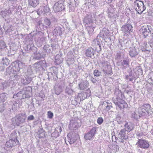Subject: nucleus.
<instances>
[{
  "instance_id": "obj_1",
  "label": "nucleus",
  "mask_w": 153,
  "mask_h": 153,
  "mask_svg": "<svg viewBox=\"0 0 153 153\" xmlns=\"http://www.w3.org/2000/svg\"><path fill=\"white\" fill-rule=\"evenodd\" d=\"M115 97L113 98V101L116 106L120 110L127 108L128 107L127 104L123 99L124 96L122 93L119 90H117L114 93Z\"/></svg>"
},
{
  "instance_id": "obj_2",
  "label": "nucleus",
  "mask_w": 153,
  "mask_h": 153,
  "mask_svg": "<svg viewBox=\"0 0 153 153\" xmlns=\"http://www.w3.org/2000/svg\"><path fill=\"white\" fill-rule=\"evenodd\" d=\"M44 24L42 23V22L39 21L36 25L37 28L38 29V32L36 33L35 40L37 44L39 43V46H41L45 40V38L43 37L42 33L40 31L45 30L46 29L44 27Z\"/></svg>"
},
{
  "instance_id": "obj_3",
  "label": "nucleus",
  "mask_w": 153,
  "mask_h": 153,
  "mask_svg": "<svg viewBox=\"0 0 153 153\" xmlns=\"http://www.w3.org/2000/svg\"><path fill=\"white\" fill-rule=\"evenodd\" d=\"M109 33L108 30L106 28H103L97 36V39H94V42L95 43L96 48L95 49L98 52L101 50V45L100 44V41L99 38L101 37L102 38H106L108 37Z\"/></svg>"
},
{
  "instance_id": "obj_4",
  "label": "nucleus",
  "mask_w": 153,
  "mask_h": 153,
  "mask_svg": "<svg viewBox=\"0 0 153 153\" xmlns=\"http://www.w3.org/2000/svg\"><path fill=\"white\" fill-rule=\"evenodd\" d=\"M152 108L149 104H144L139 107L137 111L140 117L144 116L146 117L149 114H151Z\"/></svg>"
},
{
  "instance_id": "obj_5",
  "label": "nucleus",
  "mask_w": 153,
  "mask_h": 153,
  "mask_svg": "<svg viewBox=\"0 0 153 153\" xmlns=\"http://www.w3.org/2000/svg\"><path fill=\"white\" fill-rule=\"evenodd\" d=\"M125 129H122L119 132L118 134V137L116 139L117 143H120V144L124 149V146H125L126 142L124 140H127L128 138V133Z\"/></svg>"
},
{
  "instance_id": "obj_6",
  "label": "nucleus",
  "mask_w": 153,
  "mask_h": 153,
  "mask_svg": "<svg viewBox=\"0 0 153 153\" xmlns=\"http://www.w3.org/2000/svg\"><path fill=\"white\" fill-rule=\"evenodd\" d=\"M25 114L21 113L13 118L12 120V125L13 126H19L21 124H23L25 122L26 118Z\"/></svg>"
},
{
  "instance_id": "obj_7",
  "label": "nucleus",
  "mask_w": 153,
  "mask_h": 153,
  "mask_svg": "<svg viewBox=\"0 0 153 153\" xmlns=\"http://www.w3.org/2000/svg\"><path fill=\"white\" fill-rule=\"evenodd\" d=\"M134 7L137 13L141 14L146 9L143 1L136 0L134 3Z\"/></svg>"
},
{
  "instance_id": "obj_8",
  "label": "nucleus",
  "mask_w": 153,
  "mask_h": 153,
  "mask_svg": "<svg viewBox=\"0 0 153 153\" xmlns=\"http://www.w3.org/2000/svg\"><path fill=\"white\" fill-rule=\"evenodd\" d=\"M102 66V70L106 75L111 76L112 74V70L110 65H108L106 62L102 61L100 62Z\"/></svg>"
},
{
  "instance_id": "obj_9",
  "label": "nucleus",
  "mask_w": 153,
  "mask_h": 153,
  "mask_svg": "<svg viewBox=\"0 0 153 153\" xmlns=\"http://www.w3.org/2000/svg\"><path fill=\"white\" fill-rule=\"evenodd\" d=\"M63 0H59L54 4L52 8L53 10L55 12H58L63 10L64 6L63 4Z\"/></svg>"
},
{
  "instance_id": "obj_10",
  "label": "nucleus",
  "mask_w": 153,
  "mask_h": 153,
  "mask_svg": "<svg viewBox=\"0 0 153 153\" xmlns=\"http://www.w3.org/2000/svg\"><path fill=\"white\" fill-rule=\"evenodd\" d=\"M30 95L29 92L25 90L24 89L22 91H20L16 94H15L13 96L14 98L18 97V99H22L28 97H29Z\"/></svg>"
},
{
  "instance_id": "obj_11",
  "label": "nucleus",
  "mask_w": 153,
  "mask_h": 153,
  "mask_svg": "<svg viewBox=\"0 0 153 153\" xmlns=\"http://www.w3.org/2000/svg\"><path fill=\"white\" fill-rule=\"evenodd\" d=\"M153 30L152 27L151 25H144L142 28V35L145 38H146Z\"/></svg>"
},
{
  "instance_id": "obj_12",
  "label": "nucleus",
  "mask_w": 153,
  "mask_h": 153,
  "mask_svg": "<svg viewBox=\"0 0 153 153\" xmlns=\"http://www.w3.org/2000/svg\"><path fill=\"white\" fill-rule=\"evenodd\" d=\"M96 132V128L94 127L89 132L85 135L84 138L86 140H92L94 137Z\"/></svg>"
},
{
  "instance_id": "obj_13",
  "label": "nucleus",
  "mask_w": 153,
  "mask_h": 153,
  "mask_svg": "<svg viewBox=\"0 0 153 153\" xmlns=\"http://www.w3.org/2000/svg\"><path fill=\"white\" fill-rule=\"evenodd\" d=\"M133 27L130 24H127L121 27L123 32L125 34L128 35L133 32Z\"/></svg>"
},
{
  "instance_id": "obj_14",
  "label": "nucleus",
  "mask_w": 153,
  "mask_h": 153,
  "mask_svg": "<svg viewBox=\"0 0 153 153\" xmlns=\"http://www.w3.org/2000/svg\"><path fill=\"white\" fill-rule=\"evenodd\" d=\"M90 95V93L85 92L79 94L77 96H75V100L78 102L79 100L81 101L89 97Z\"/></svg>"
},
{
  "instance_id": "obj_15",
  "label": "nucleus",
  "mask_w": 153,
  "mask_h": 153,
  "mask_svg": "<svg viewBox=\"0 0 153 153\" xmlns=\"http://www.w3.org/2000/svg\"><path fill=\"white\" fill-rule=\"evenodd\" d=\"M137 144L138 147L144 149L148 148L149 146L148 141L144 139H138Z\"/></svg>"
},
{
  "instance_id": "obj_16",
  "label": "nucleus",
  "mask_w": 153,
  "mask_h": 153,
  "mask_svg": "<svg viewBox=\"0 0 153 153\" xmlns=\"http://www.w3.org/2000/svg\"><path fill=\"white\" fill-rule=\"evenodd\" d=\"M17 144H19V141L16 138L10 139L6 143V146L8 148H12L16 146Z\"/></svg>"
},
{
  "instance_id": "obj_17",
  "label": "nucleus",
  "mask_w": 153,
  "mask_h": 153,
  "mask_svg": "<svg viewBox=\"0 0 153 153\" xmlns=\"http://www.w3.org/2000/svg\"><path fill=\"white\" fill-rule=\"evenodd\" d=\"M50 11V10L48 7L46 6L45 7H40L37 12L38 14L40 15L42 14H44L46 13H48Z\"/></svg>"
},
{
  "instance_id": "obj_18",
  "label": "nucleus",
  "mask_w": 153,
  "mask_h": 153,
  "mask_svg": "<svg viewBox=\"0 0 153 153\" xmlns=\"http://www.w3.org/2000/svg\"><path fill=\"white\" fill-rule=\"evenodd\" d=\"M28 43V44L27 45V50L30 51H32L34 53H35V52H36L37 48L34 46L33 41L32 40L29 41Z\"/></svg>"
},
{
  "instance_id": "obj_19",
  "label": "nucleus",
  "mask_w": 153,
  "mask_h": 153,
  "mask_svg": "<svg viewBox=\"0 0 153 153\" xmlns=\"http://www.w3.org/2000/svg\"><path fill=\"white\" fill-rule=\"evenodd\" d=\"M93 19H92V15L90 13H88L87 16L84 18V22L85 26L89 25H94L93 23Z\"/></svg>"
},
{
  "instance_id": "obj_20",
  "label": "nucleus",
  "mask_w": 153,
  "mask_h": 153,
  "mask_svg": "<svg viewBox=\"0 0 153 153\" xmlns=\"http://www.w3.org/2000/svg\"><path fill=\"white\" fill-rule=\"evenodd\" d=\"M74 120H71L70 121V124L69 125V127L71 129L74 128H77L80 126V124L78 123V121Z\"/></svg>"
},
{
  "instance_id": "obj_21",
  "label": "nucleus",
  "mask_w": 153,
  "mask_h": 153,
  "mask_svg": "<svg viewBox=\"0 0 153 153\" xmlns=\"http://www.w3.org/2000/svg\"><path fill=\"white\" fill-rule=\"evenodd\" d=\"M63 28L59 26H56L53 31V35L55 36H61L62 33Z\"/></svg>"
},
{
  "instance_id": "obj_22",
  "label": "nucleus",
  "mask_w": 153,
  "mask_h": 153,
  "mask_svg": "<svg viewBox=\"0 0 153 153\" xmlns=\"http://www.w3.org/2000/svg\"><path fill=\"white\" fill-rule=\"evenodd\" d=\"M62 131V129L61 127L58 126L56 127L55 128L54 131L51 134V136L56 138L60 134Z\"/></svg>"
},
{
  "instance_id": "obj_23",
  "label": "nucleus",
  "mask_w": 153,
  "mask_h": 153,
  "mask_svg": "<svg viewBox=\"0 0 153 153\" xmlns=\"http://www.w3.org/2000/svg\"><path fill=\"white\" fill-rule=\"evenodd\" d=\"M94 55V51L93 48H89L87 49L85 52V55L86 57H91Z\"/></svg>"
},
{
  "instance_id": "obj_24",
  "label": "nucleus",
  "mask_w": 153,
  "mask_h": 153,
  "mask_svg": "<svg viewBox=\"0 0 153 153\" xmlns=\"http://www.w3.org/2000/svg\"><path fill=\"white\" fill-rule=\"evenodd\" d=\"M89 85V83L87 80L82 81L79 85L80 89L81 90H83L86 89Z\"/></svg>"
},
{
  "instance_id": "obj_25",
  "label": "nucleus",
  "mask_w": 153,
  "mask_h": 153,
  "mask_svg": "<svg viewBox=\"0 0 153 153\" xmlns=\"http://www.w3.org/2000/svg\"><path fill=\"white\" fill-rule=\"evenodd\" d=\"M12 13V11L10 8L8 10L5 9L2 11L1 13V15L3 18H5L6 16H10Z\"/></svg>"
},
{
  "instance_id": "obj_26",
  "label": "nucleus",
  "mask_w": 153,
  "mask_h": 153,
  "mask_svg": "<svg viewBox=\"0 0 153 153\" xmlns=\"http://www.w3.org/2000/svg\"><path fill=\"white\" fill-rule=\"evenodd\" d=\"M124 126L125 128L124 129L128 132H130L133 129V125L130 123H128L126 122Z\"/></svg>"
},
{
  "instance_id": "obj_27",
  "label": "nucleus",
  "mask_w": 153,
  "mask_h": 153,
  "mask_svg": "<svg viewBox=\"0 0 153 153\" xmlns=\"http://www.w3.org/2000/svg\"><path fill=\"white\" fill-rule=\"evenodd\" d=\"M8 97V95L6 93H3L0 94V104L3 103Z\"/></svg>"
},
{
  "instance_id": "obj_28",
  "label": "nucleus",
  "mask_w": 153,
  "mask_h": 153,
  "mask_svg": "<svg viewBox=\"0 0 153 153\" xmlns=\"http://www.w3.org/2000/svg\"><path fill=\"white\" fill-rule=\"evenodd\" d=\"M86 27L88 33L90 35L94 31V29L95 28V26H94V25H86Z\"/></svg>"
},
{
  "instance_id": "obj_29",
  "label": "nucleus",
  "mask_w": 153,
  "mask_h": 153,
  "mask_svg": "<svg viewBox=\"0 0 153 153\" xmlns=\"http://www.w3.org/2000/svg\"><path fill=\"white\" fill-rule=\"evenodd\" d=\"M129 54L131 57H134L138 54V52L134 48H130Z\"/></svg>"
},
{
  "instance_id": "obj_30",
  "label": "nucleus",
  "mask_w": 153,
  "mask_h": 153,
  "mask_svg": "<svg viewBox=\"0 0 153 153\" xmlns=\"http://www.w3.org/2000/svg\"><path fill=\"white\" fill-rule=\"evenodd\" d=\"M44 27L46 30L51 27V22L48 18L45 19L44 20Z\"/></svg>"
},
{
  "instance_id": "obj_31",
  "label": "nucleus",
  "mask_w": 153,
  "mask_h": 153,
  "mask_svg": "<svg viewBox=\"0 0 153 153\" xmlns=\"http://www.w3.org/2000/svg\"><path fill=\"white\" fill-rule=\"evenodd\" d=\"M38 137L40 138H43L45 137V132L42 128H40L37 132Z\"/></svg>"
},
{
  "instance_id": "obj_32",
  "label": "nucleus",
  "mask_w": 153,
  "mask_h": 153,
  "mask_svg": "<svg viewBox=\"0 0 153 153\" xmlns=\"http://www.w3.org/2000/svg\"><path fill=\"white\" fill-rule=\"evenodd\" d=\"M134 72L137 75H141L142 74V69L140 66H137L134 69Z\"/></svg>"
},
{
  "instance_id": "obj_33",
  "label": "nucleus",
  "mask_w": 153,
  "mask_h": 153,
  "mask_svg": "<svg viewBox=\"0 0 153 153\" xmlns=\"http://www.w3.org/2000/svg\"><path fill=\"white\" fill-rule=\"evenodd\" d=\"M29 4L33 7H36L38 3L37 0H28Z\"/></svg>"
},
{
  "instance_id": "obj_34",
  "label": "nucleus",
  "mask_w": 153,
  "mask_h": 153,
  "mask_svg": "<svg viewBox=\"0 0 153 153\" xmlns=\"http://www.w3.org/2000/svg\"><path fill=\"white\" fill-rule=\"evenodd\" d=\"M129 60L128 59L123 60L121 63V65L123 66L124 69H125L129 65Z\"/></svg>"
},
{
  "instance_id": "obj_35",
  "label": "nucleus",
  "mask_w": 153,
  "mask_h": 153,
  "mask_svg": "<svg viewBox=\"0 0 153 153\" xmlns=\"http://www.w3.org/2000/svg\"><path fill=\"white\" fill-rule=\"evenodd\" d=\"M119 41L121 47H123V46H125V47H126L127 46L128 41L126 40L120 39H119Z\"/></svg>"
},
{
  "instance_id": "obj_36",
  "label": "nucleus",
  "mask_w": 153,
  "mask_h": 153,
  "mask_svg": "<svg viewBox=\"0 0 153 153\" xmlns=\"http://www.w3.org/2000/svg\"><path fill=\"white\" fill-rule=\"evenodd\" d=\"M11 81H13V82H15L16 81H18L20 78V76L19 75H13L11 76Z\"/></svg>"
},
{
  "instance_id": "obj_37",
  "label": "nucleus",
  "mask_w": 153,
  "mask_h": 153,
  "mask_svg": "<svg viewBox=\"0 0 153 153\" xmlns=\"http://www.w3.org/2000/svg\"><path fill=\"white\" fill-rule=\"evenodd\" d=\"M55 62L57 64H60L62 62V60L59 56L56 55L55 57Z\"/></svg>"
},
{
  "instance_id": "obj_38",
  "label": "nucleus",
  "mask_w": 153,
  "mask_h": 153,
  "mask_svg": "<svg viewBox=\"0 0 153 153\" xmlns=\"http://www.w3.org/2000/svg\"><path fill=\"white\" fill-rule=\"evenodd\" d=\"M19 108V104L16 102H14L12 105V109L14 110H18Z\"/></svg>"
},
{
  "instance_id": "obj_39",
  "label": "nucleus",
  "mask_w": 153,
  "mask_h": 153,
  "mask_svg": "<svg viewBox=\"0 0 153 153\" xmlns=\"http://www.w3.org/2000/svg\"><path fill=\"white\" fill-rule=\"evenodd\" d=\"M34 65L37 71L43 69L38 62L34 64Z\"/></svg>"
},
{
  "instance_id": "obj_40",
  "label": "nucleus",
  "mask_w": 153,
  "mask_h": 153,
  "mask_svg": "<svg viewBox=\"0 0 153 153\" xmlns=\"http://www.w3.org/2000/svg\"><path fill=\"white\" fill-rule=\"evenodd\" d=\"M34 58L37 60H39L42 57V55L39 53H34Z\"/></svg>"
},
{
  "instance_id": "obj_41",
  "label": "nucleus",
  "mask_w": 153,
  "mask_h": 153,
  "mask_svg": "<svg viewBox=\"0 0 153 153\" xmlns=\"http://www.w3.org/2000/svg\"><path fill=\"white\" fill-rule=\"evenodd\" d=\"M148 77L149 78L148 80L150 82L151 81V83H153V72L152 71L149 73L148 75Z\"/></svg>"
},
{
  "instance_id": "obj_42",
  "label": "nucleus",
  "mask_w": 153,
  "mask_h": 153,
  "mask_svg": "<svg viewBox=\"0 0 153 153\" xmlns=\"http://www.w3.org/2000/svg\"><path fill=\"white\" fill-rule=\"evenodd\" d=\"M65 92L69 95H72L73 94V91L69 88H67L65 90Z\"/></svg>"
},
{
  "instance_id": "obj_43",
  "label": "nucleus",
  "mask_w": 153,
  "mask_h": 153,
  "mask_svg": "<svg viewBox=\"0 0 153 153\" xmlns=\"http://www.w3.org/2000/svg\"><path fill=\"white\" fill-rule=\"evenodd\" d=\"M43 48L46 52L48 53H50L51 51V49L50 48V46L49 45H45L44 46Z\"/></svg>"
},
{
  "instance_id": "obj_44",
  "label": "nucleus",
  "mask_w": 153,
  "mask_h": 153,
  "mask_svg": "<svg viewBox=\"0 0 153 153\" xmlns=\"http://www.w3.org/2000/svg\"><path fill=\"white\" fill-rule=\"evenodd\" d=\"M39 63L43 69H44V68L46 66V62L45 60H42L38 62Z\"/></svg>"
},
{
  "instance_id": "obj_45",
  "label": "nucleus",
  "mask_w": 153,
  "mask_h": 153,
  "mask_svg": "<svg viewBox=\"0 0 153 153\" xmlns=\"http://www.w3.org/2000/svg\"><path fill=\"white\" fill-rule=\"evenodd\" d=\"M101 72L97 70H95L94 71V76H99L101 75Z\"/></svg>"
},
{
  "instance_id": "obj_46",
  "label": "nucleus",
  "mask_w": 153,
  "mask_h": 153,
  "mask_svg": "<svg viewBox=\"0 0 153 153\" xmlns=\"http://www.w3.org/2000/svg\"><path fill=\"white\" fill-rule=\"evenodd\" d=\"M10 83L11 82L9 80H6L3 84V86L4 88H6L10 85Z\"/></svg>"
},
{
  "instance_id": "obj_47",
  "label": "nucleus",
  "mask_w": 153,
  "mask_h": 153,
  "mask_svg": "<svg viewBox=\"0 0 153 153\" xmlns=\"http://www.w3.org/2000/svg\"><path fill=\"white\" fill-rule=\"evenodd\" d=\"M69 8L70 11L71 10L72 11H73L75 10L74 8L75 7L74 5V4H73L72 3L69 5Z\"/></svg>"
},
{
  "instance_id": "obj_48",
  "label": "nucleus",
  "mask_w": 153,
  "mask_h": 153,
  "mask_svg": "<svg viewBox=\"0 0 153 153\" xmlns=\"http://www.w3.org/2000/svg\"><path fill=\"white\" fill-rule=\"evenodd\" d=\"M25 82H24V84H27L30 82L31 79L30 77H28L25 78Z\"/></svg>"
},
{
  "instance_id": "obj_49",
  "label": "nucleus",
  "mask_w": 153,
  "mask_h": 153,
  "mask_svg": "<svg viewBox=\"0 0 153 153\" xmlns=\"http://www.w3.org/2000/svg\"><path fill=\"white\" fill-rule=\"evenodd\" d=\"M113 149L116 152L118 151L119 150V147L116 145H114L112 146Z\"/></svg>"
},
{
  "instance_id": "obj_50",
  "label": "nucleus",
  "mask_w": 153,
  "mask_h": 153,
  "mask_svg": "<svg viewBox=\"0 0 153 153\" xmlns=\"http://www.w3.org/2000/svg\"><path fill=\"white\" fill-rule=\"evenodd\" d=\"M4 65H6V66H7L8 64V60L7 59H4L3 58L2 59V63Z\"/></svg>"
},
{
  "instance_id": "obj_51",
  "label": "nucleus",
  "mask_w": 153,
  "mask_h": 153,
  "mask_svg": "<svg viewBox=\"0 0 153 153\" xmlns=\"http://www.w3.org/2000/svg\"><path fill=\"white\" fill-rule=\"evenodd\" d=\"M5 104L3 103L2 105H0V112H1L3 111L5 109Z\"/></svg>"
},
{
  "instance_id": "obj_52",
  "label": "nucleus",
  "mask_w": 153,
  "mask_h": 153,
  "mask_svg": "<svg viewBox=\"0 0 153 153\" xmlns=\"http://www.w3.org/2000/svg\"><path fill=\"white\" fill-rule=\"evenodd\" d=\"M112 107V106L111 105H107L105 106V109L106 111H108Z\"/></svg>"
},
{
  "instance_id": "obj_53",
  "label": "nucleus",
  "mask_w": 153,
  "mask_h": 153,
  "mask_svg": "<svg viewBox=\"0 0 153 153\" xmlns=\"http://www.w3.org/2000/svg\"><path fill=\"white\" fill-rule=\"evenodd\" d=\"M103 122V120L102 117H99L97 120V123L99 124H101Z\"/></svg>"
},
{
  "instance_id": "obj_54",
  "label": "nucleus",
  "mask_w": 153,
  "mask_h": 153,
  "mask_svg": "<svg viewBox=\"0 0 153 153\" xmlns=\"http://www.w3.org/2000/svg\"><path fill=\"white\" fill-rule=\"evenodd\" d=\"M69 59H68L67 60V64L69 66L71 64H72L73 63L74 61V59L73 58L71 59V62H70L69 61L70 60L69 58H68Z\"/></svg>"
},
{
  "instance_id": "obj_55",
  "label": "nucleus",
  "mask_w": 153,
  "mask_h": 153,
  "mask_svg": "<svg viewBox=\"0 0 153 153\" xmlns=\"http://www.w3.org/2000/svg\"><path fill=\"white\" fill-rule=\"evenodd\" d=\"M34 119V116L33 115H30L27 117V120L28 121H30L33 120Z\"/></svg>"
},
{
  "instance_id": "obj_56",
  "label": "nucleus",
  "mask_w": 153,
  "mask_h": 153,
  "mask_svg": "<svg viewBox=\"0 0 153 153\" xmlns=\"http://www.w3.org/2000/svg\"><path fill=\"white\" fill-rule=\"evenodd\" d=\"M48 117L50 119L52 118L53 116V114L51 111H48Z\"/></svg>"
},
{
  "instance_id": "obj_57",
  "label": "nucleus",
  "mask_w": 153,
  "mask_h": 153,
  "mask_svg": "<svg viewBox=\"0 0 153 153\" xmlns=\"http://www.w3.org/2000/svg\"><path fill=\"white\" fill-rule=\"evenodd\" d=\"M132 117L134 118L135 119H137L138 118V116L136 114L135 112H133L131 114Z\"/></svg>"
},
{
  "instance_id": "obj_58",
  "label": "nucleus",
  "mask_w": 153,
  "mask_h": 153,
  "mask_svg": "<svg viewBox=\"0 0 153 153\" xmlns=\"http://www.w3.org/2000/svg\"><path fill=\"white\" fill-rule=\"evenodd\" d=\"M126 78L127 80H129L130 81H132L133 79L132 77L130 75L126 76Z\"/></svg>"
},
{
  "instance_id": "obj_59",
  "label": "nucleus",
  "mask_w": 153,
  "mask_h": 153,
  "mask_svg": "<svg viewBox=\"0 0 153 153\" xmlns=\"http://www.w3.org/2000/svg\"><path fill=\"white\" fill-rule=\"evenodd\" d=\"M111 105V102H109L108 101H105L103 102L102 105L105 106L107 105Z\"/></svg>"
},
{
  "instance_id": "obj_60",
  "label": "nucleus",
  "mask_w": 153,
  "mask_h": 153,
  "mask_svg": "<svg viewBox=\"0 0 153 153\" xmlns=\"http://www.w3.org/2000/svg\"><path fill=\"white\" fill-rule=\"evenodd\" d=\"M76 139H74L73 138H71L70 139V140L69 141V143L70 144H73L76 141Z\"/></svg>"
},
{
  "instance_id": "obj_61",
  "label": "nucleus",
  "mask_w": 153,
  "mask_h": 153,
  "mask_svg": "<svg viewBox=\"0 0 153 153\" xmlns=\"http://www.w3.org/2000/svg\"><path fill=\"white\" fill-rule=\"evenodd\" d=\"M90 79L91 81L94 83H95L97 82V80L92 77L90 78Z\"/></svg>"
},
{
  "instance_id": "obj_62",
  "label": "nucleus",
  "mask_w": 153,
  "mask_h": 153,
  "mask_svg": "<svg viewBox=\"0 0 153 153\" xmlns=\"http://www.w3.org/2000/svg\"><path fill=\"white\" fill-rule=\"evenodd\" d=\"M74 7H76L78 5V1L77 0H76L75 1L74 0Z\"/></svg>"
},
{
  "instance_id": "obj_63",
  "label": "nucleus",
  "mask_w": 153,
  "mask_h": 153,
  "mask_svg": "<svg viewBox=\"0 0 153 153\" xmlns=\"http://www.w3.org/2000/svg\"><path fill=\"white\" fill-rule=\"evenodd\" d=\"M88 3H89L90 4L93 5L94 3V0H88Z\"/></svg>"
},
{
  "instance_id": "obj_64",
  "label": "nucleus",
  "mask_w": 153,
  "mask_h": 153,
  "mask_svg": "<svg viewBox=\"0 0 153 153\" xmlns=\"http://www.w3.org/2000/svg\"><path fill=\"white\" fill-rule=\"evenodd\" d=\"M39 97L43 99L45 97V95L44 94L42 93H40L39 94Z\"/></svg>"
}]
</instances>
